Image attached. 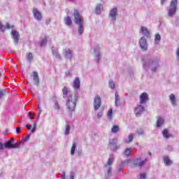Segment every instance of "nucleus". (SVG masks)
I'll return each instance as SVG.
<instances>
[{
	"mask_svg": "<svg viewBox=\"0 0 179 179\" xmlns=\"http://www.w3.org/2000/svg\"><path fill=\"white\" fill-rule=\"evenodd\" d=\"M142 61L144 69L146 71L150 69L152 73L156 72L159 66H160L159 64V61L157 57H152L150 55H145Z\"/></svg>",
	"mask_w": 179,
	"mask_h": 179,
	"instance_id": "nucleus-1",
	"label": "nucleus"
},
{
	"mask_svg": "<svg viewBox=\"0 0 179 179\" xmlns=\"http://www.w3.org/2000/svg\"><path fill=\"white\" fill-rule=\"evenodd\" d=\"M73 16L76 24L78 26V34L82 36L85 31V20H83V17L80 15L78 10H74Z\"/></svg>",
	"mask_w": 179,
	"mask_h": 179,
	"instance_id": "nucleus-2",
	"label": "nucleus"
},
{
	"mask_svg": "<svg viewBox=\"0 0 179 179\" xmlns=\"http://www.w3.org/2000/svg\"><path fill=\"white\" fill-rule=\"evenodd\" d=\"M78 99H79V96L78 94H75L73 97L72 95L67 97L66 106L69 111H75V108H76V103H78Z\"/></svg>",
	"mask_w": 179,
	"mask_h": 179,
	"instance_id": "nucleus-3",
	"label": "nucleus"
},
{
	"mask_svg": "<svg viewBox=\"0 0 179 179\" xmlns=\"http://www.w3.org/2000/svg\"><path fill=\"white\" fill-rule=\"evenodd\" d=\"M115 157L113 155V154H111L110 155V157L108 158L106 164H105L104 167H105V170L106 171V174H105V178H110V177H111V170H113V168L111 167L113 163H114V160H115Z\"/></svg>",
	"mask_w": 179,
	"mask_h": 179,
	"instance_id": "nucleus-4",
	"label": "nucleus"
},
{
	"mask_svg": "<svg viewBox=\"0 0 179 179\" xmlns=\"http://www.w3.org/2000/svg\"><path fill=\"white\" fill-rule=\"evenodd\" d=\"M177 5H178V0H171L170 6L167 8L168 16L173 17L177 13Z\"/></svg>",
	"mask_w": 179,
	"mask_h": 179,
	"instance_id": "nucleus-5",
	"label": "nucleus"
},
{
	"mask_svg": "<svg viewBox=\"0 0 179 179\" xmlns=\"http://www.w3.org/2000/svg\"><path fill=\"white\" fill-rule=\"evenodd\" d=\"M138 45L143 52H146L148 50L149 45L148 44V41L145 36H143L140 38L138 41Z\"/></svg>",
	"mask_w": 179,
	"mask_h": 179,
	"instance_id": "nucleus-6",
	"label": "nucleus"
},
{
	"mask_svg": "<svg viewBox=\"0 0 179 179\" xmlns=\"http://www.w3.org/2000/svg\"><path fill=\"white\" fill-rule=\"evenodd\" d=\"M146 162H148V159L142 160L141 158H136L134 160L133 164L135 166V167H138V169H141V167H143Z\"/></svg>",
	"mask_w": 179,
	"mask_h": 179,
	"instance_id": "nucleus-7",
	"label": "nucleus"
},
{
	"mask_svg": "<svg viewBox=\"0 0 179 179\" xmlns=\"http://www.w3.org/2000/svg\"><path fill=\"white\" fill-rule=\"evenodd\" d=\"M11 37L14 41V44L15 45H17L19 43V39L20 38V35L19 34V32L13 29L10 33Z\"/></svg>",
	"mask_w": 179,
	"mask_h": 179,
	"instance_id": "nucleus-8",
	"label": "nucleus"
},
{
	"mask_svg": "<svg viewBox=\"0 0 179 179\" xmlns=\"http://www.w3.org/2000/svg\"><path fill=\"white\" fill-rule=\"evenodd\" d=\"M4 148L6 149H19L20 144L17 143L13 144L12 142L8 141L4 143Z\"/></svg>",
	"mask_w": 179,
	"mask_h": 179,
	"instance_id": "nucleus-9",
	"label": "nucleus"
},
{
	"mask_svg": "<svg viewBox=\"0 0 179 179\" xmlns=\"http://www.w3.org/2000/svg\"><path fill=\"white\" fill-rule=\"evenodd\" d=\"M117 15H118V9L117 8H112L109 12V17L113 22L117 20Z\"/></svg>",
	"mask_w": 179,
	"mask_h": 179,
	"instance_id": "nucleus-10",
	"label": "nucleus"
},
{
	"mask_svg": "<svg viewBox=\"0 0 179 179\" xmlns=\"http://www.w3.org/2000/svg\"><path fill=\"white\" fill-rule=\"evenodd\" d=\"M94 110L95 111H97V110H99V108H100V107H101V98H100V96H96L94 99Z\"/></svg>",
	"mask_w": 179,
	"mask_h": 179,
	"instance_id": "nucleus-11",
	"label": "nucleus"
},
{
	"mask_svg": "<svg viewBox=\"0 0 179 179\" xmlns=\"http://www.w3.org/2000/svg\"><path fill=\"white\" fill-rule=\"evenodd\" d=\"M145 113V107L141 105H138L137 107L134 109V114L136 116L139 117Z\"/></svg>",
	"mask_w": 179,
	"mask_h": 179,
	"instance_id": "nucleus-12",
	"label": "nucleus"
},
{
	"mask_svg": "<svg viewBox=\"0 0 179 179\" xmlns=\"http://www.w3.org/2000/svg\"><path fill=\"white\" fill-rule=\"evenodd\" d=\"M94 55L95 57V61L99 62L101 59V56L100 55V46L96 45L94 48Z\"/></svg>",
	"mask_w": 179,
	"mask_h": 179,
	"instance_id": "nucleus-13",
	"label": "nucleus"
},
{
	"mask_svg": "<svg viewBox=\"0 0 179 179\" xmlns=\"http://www.w3.org/2000/svg\"><path fill=\"white\" fill-rule=\"evenodd\" d=\"M149 101V96L146 92H143L140 95L139 104H146V101Z\"/></svg>",
	"mask_w": 179,
	"mask_h": 179,
	"instance_id": "nucleus-14",
	"label": "nucleus"
},
{
	"mask_svg": "<svg viewBox=\"0 0 179 179\" xmlns=\"http://www.w3.org/2000/svg\"><path fill=\"white\" fill-rule=\"evenodd\" d=\"M117 140L116 138H113L109 140V145H110L111 150H117L120 146L117 145Z\"/></svg>",
	"mask_w": 179,
	"mask_h": 179,
	"instance_id": "nucleus-15",
	"label": "nucleus"
},
{
	"mask_svg": "<svg viewBox=\"0 0 179 179\" xmlns=\"http://www.w3.org/2000/svg\"><path fill=\"white\" fill-rule=\"evenodd\" d=\"M33 15L34 19H36V20H38V22H40V20H41V19L43 18V17L41 16V13H40V11H38L36 8H34L33 9Z\"/></svg>",
	"mask_w": 179,
	"mask_h": 179,
	"instance_id": "nucleus-16",
	"label": "nucleus"
},
{
	"mask_svg": "<svg viewBox=\"0 0 179 179\" xmlns=\"http://www.w3.org/2000/svg\"><path fill=\"white\" fill-rule=\"evenodd\" d=\"M73 87L75 90H79L80 89V80L79 77L75 78L73 82Z\"/></svg>",
	"mask_w": 179,
	"mask_h": 179,
	"instance_id": "nucleus-17",
	"label": "nucleus"
},
{
	"mask_svg": "<svg viewBox=\"0 0 179 179\" xmlns=\"http://www.w3.org/2000/svg\"><path fill=\"white\" fill-rule=\"evenodd\" d=\"M64 57L66 59H72V58L73 57V50L69 48H66L65 50Z\"/></svg>",
	"mask_w": 179,
	"mask_h": 179,
	"instance_id": "nucleus-18",
	"label": "nucleus"
},
{
	"mask_svg": "<svg viewBox=\"0 0 179 179\" xmlns=\"http://www.w3.org/2000/svg\"><path fill=\"white\" fill-rule=\"evenodd\" d=\"M140 33H142L145 38H148L150 36V31L145 27H141Z\"/></svg>",
	"mask_w": 179,
	"mask_h": 179,
	"instance_id": "nucleus-19",
	"label": "nucleus"
},
{
	"mask_svg": "<svg viewBox=\"0 0 179 179\" xmlns=\"http://www.w3.org/2000/svg\"><path fill=\"white\" fill-rule=\"evenodd\" d=\"M164 122H165L164 117L162 116H159L157 120V124H156L157 128H162V126L164 125Z\"/></svg>",
	"mask_w": 179,
	"mask_h": 179,
	"instance_id": "nucleus-20",
	"label": "nucleus"
},
{
	"mask_svg": "<svg viewBox=\"0 0 179 179\" xmlns=\"http://www.w3.org/2000/svg\"><path fill=\"white\" fill-rule=\"evenodd\" d=\"M162 159L165 166H169L173 164V161L170 159V157L169 156H163Z\"/></svg>",
	"mask_w": 179,
	"mask_h": 179,
	"instance_id": "nucleus-21",
	"label": "nucleus"
},
{
	"mask_svg": "<svg viewBox=\"0 0 179 179\" xmlns=\"http://www.w3.org/2000/svg\"><path fill=\"white\" fill-rule=\"evenodd\" d=\"M31 76L34 80V85H38L40 83V78H38V73L37 71H34Z\"/></svg>",
	"mask_w": 179,
	"mask_h": 179,
	"instance_id": "nucleus-22",
	"label": "nucleus"
},
{
	"mask_svg": "<svg viewBox=\"0 0 179 179\" xmlns=\"http://www.w3.org/2000/svg\"><path fill=\"white\" fill-rule=\"evenodd\" d=\"M52 55L54 57H55V58H57V59H59L61 61V59H62L61 55H59V53L58 52V50H57V48L52 47Z\"/></svg>",
	"mask_w": 179,
	"mask_h": 179,
	"instance_id": "nucleus-23",
	"label": "nucleus"
},
{
	"mask_svg": "<svg viewBox=\"0 0 179 179\" xmlns=\"http://www.w3.org/2000/svg\"><path fill=\"white\" fill-rule=\"evenodd\" d=\"M15 27V26L7 24L6 26L5 27L3 24H2V23L0 22V31H5V30H6V29H13Z\"/></svg>",
	"mask_w": 179,
	"mask_h": 179,
	"instance_id": "nucleus-24",
	"label": "nucleus"
},
{
	"mask_svg": "<svg viewBox=\"0 0 179 179\" xmlns=\"http://www.w3.org/2000/svg\"><path fill=\"white\" fill-rule=\"evenodd\" d=\"M62 93H63V99H66V96H72V94H71V92L68 91V88L66 87H64L62 89Z\"/></svg>",
	"mask_w": 179,
	"mask_h": 179,
	"instance_id": "nucleus-25",
	"label": "nucleus"
},
{
	"mask_svg": "<svg viewBox=\"0 0 179 179\" xmlns=\"http://www.w3.org/2000/svg\"><path fill=\"white\" fill-rule=\"evenodd\" d=\"M127 163H128V161H122L117 167V173H121V171H122L124 169V166H125Z\"/></svg>",
	"mask_w": 179,
	"mask_h": 179,
	"instance_id": "nucleus-26",
	"label": "nucleus"
},
{
	"mask_svg": "<svg viewBox=\"0 0 179 179\" xmlns=\"http://www.w3.org/2000/svg\"><path fill=\"white\" fill-rule=\"evenodd\" d=\"M169 99H170L172 106H173V107H176V106H177V101L176 100V95H174V94H171L169 95Z\"/></svg>",
	"mask_w": 179,
	"mask_h": 179,
	"instance_id": "nucleus-27",
	"label": "nucleus"
},
{
	"mask_svg": "<svg viewBox=\"0 0 179 179\" xmlns=\"http://www.w3.org/2000/svg\"><path fill=\"white\" fill-rule=\"evenodd\" d=\"M101 10H103V4H97L95 8L96 15H100V13H101Z\"/></svg>",
	"mask_w": 179,
	"mask_h": 179,
	"instance_id": "nucleus-28",
	"label": "nucleus"
},
{
	"mask_svg": "<svg viewBox=\"0 0 179 179\" xmlns=\"http://www.w3.org/2000/svg\"><path fill=\"white\" fill-rule=\"evenodd\" d=\"M162 135L163 137L165 138V139H169V138H173V136L170 134L167 129H164V131H162Z\"/></svg>",
	"mask_w": 179,
	"mask_h": 179,
	"instance_id": "nucleus-29",
	"label": "nucleus"
},
{
	"mask_svg": "<svg viewBox=\"0 0 179 179\" xmlns=\"http://www.w3.org/2000/svg\"><path fill=\"white\" fill-rule=\"evenodd\" d=\"M26 128L28 129V131L31 130V134H34V132H36V124H33V126L31 124H27Z\"/></svg>",
	"mask_w": 179,
	"mask_h": 179,
	"instance_id": "nucleus-30",
	"label": "nucleus"
},
{
	"mask_svg": "<svg viewBox=\"0 0 179 179\" xmlns=\"http://www.w3.org/2000/svg\"><path fill=\"white\" fill-rule=\"evenodd\" d=\"M64 23L66 26H71V24H72V19H71V17L69 16L65 17Z\"/></svg>",
	"mask_w": 179,
	"mask_h": 179,
	"instance_id": "nucleus-31",
	"label": "nucleus"
},
{
	"mask_svg": "<svg viewBox=\"0 0 179 179\" xmlns=\"http://www.w3.org/2000/svg\"><path fill=\"white\" fill-rule=\"evenodd\" d=\"M134 134H130L127 138L125 139L124 142L125 143H131L132 141H134Z\"/></svg>",
	"mask_w": 179,
	"mask_h": 179,
	"instance_id": "nucleus-32",
	"label": "nucleus"
},
{
	"mask_svg": "<svg viewBox=\"0 0 179 179\" xmlns=\"http://www.w3.org/2000/svg\"><path fill=\"white\" fill-rule=\"evenodd\" d=\"M69 134H71V125L66 124L64 131V135L68 136Z\"/></svg>",
	"mask_w": 179,
	"mask_h": 179,
	"instance_id": "nucleus-33",
	"label": "nucleus"
},
{
	"mask_svg": "<svg viewBox=\"0 0 179 179\" xmlns=\"http://www.w3.org/2000/svg\"><path fill=\"white\" fill-rule=\"evenodd\" d=\"M76 143H73L72 144V147H71V156H73V155H75V152L76 150Z\"/></svg>",
	"mask_w": 179,
	"mask_h": 179,
	"instance_id": "nucleus-34",
	"label": "nucleus"
},
{
	"mask_svg": "<svg viewBox=\"0 0 179 179\" xmlns=\"http://www.w3.org/2000/svg\"><path fill=\"white\" fill-rule=\"evenodd\" d=\"M133 150L132 148H126L124 152V156H131V153H132Z\"/></svg>",
	"mask_w": 179,
	"mask_h": 179,
	"instance_id": "nucleus-35",
	"label": "nucleus"
},
{
	"mask_svg": "<svg viewBox=\"0 0 179 179\" xmlns=\"http://www.w3.org/2000/svg\"><path fill=\"white\" fill-rule=\"evenodd\" d=\"M160 40H162V36H160V34H155V43L159 44V43H160Z\"/></svg>",
	"mask_w": 179,
	"mask_h": 179,
	"instance_id": "nucleus-36",
	"label": "nucleus"
},
{
	"mask_svg": "<svg viewBox=\"0 0 179 179\" xmlns=\"http://www.w3.org/2000/svg\"><path fill=\"white\" fill-rule=\"evenodd\" d=\"M120 131V127L117 125H113L111 129V133L112 134H117Z\"/></svg>",
	"mask_w": 179,
	"mask_h": 179,
	"instance_id": "nucleus-37",
	"label": "nucleus"
},
{
	"mask_svg": "<svg viewBox=\"0 0 179 179\" xmlns=\"http://www.w3.org/2000/svg\"><path fill=\"white\" fill-rule=\"evenodd\" d=\"M117 101H120V96H118V94L116 92L115 94V104L116 107H118Z\"/></svg>",
	"mask_w": 179,
	"mask_h": 179,
	"instance_id": "nucleus-38",
	"label": "nucleus"
},
{
	"mask_svg": "<svg viewBox=\"0 0 179 179\" xmlns=\"http://www.w3.org/2000/svg\"><path fill=\"white\" fill-rule=\"evenodd\" d=\"M26 57H27V61H29V62H31V61H33V54L27 53L26 55Z\"/></svg>",
	"mask_w": 179,
	"mask_h": 179,
	"instance_id": "nucleus-39",
	"label": "nucleus"
},
{
	"mask_svg": "<svg viewBox=\"0 0 179 179\" xmlns=\"http://www.w3.org/2000/svg\"><path fill=\"white\" fill-rule=\"evenodd\" d=\"M107 117L109 120H113V109L110 108L108 110L107 113Z\"/></svg>",
	"mask_w": 179,
	"mask_h": 179,
	"instance_id": "nucleus-40",
	"label": "nucleus"
},
{
	"mask_svg": "<svg viewBox=\"0 0 179 179\" xmlns=\"http://www.w3.org/2000/svg\"><path fill=\"white\" fill-rule=\"evenodd\" d=\"M47 44V36H45L43 39L41 40L40 43V46L41 47H44Z\"/></svg>",
	"mask_w": 179,
	"mask_h": 179,
	"instance_id": "nucleus-41",
	"label": "nucleus"
},
{
	"mask_svg": "<svg viewBox=\"0 0 179 179\" xmlns=\"http://www.w3.org/2000/svg\"><path fill=\"white\" fill-rule=\"evenodd\" d=\"M108 85H109V87L110 88V89H115V83H114V81H113V80H109V83H108Z\"/></svg>",
	"mask_w": 179,
	"mask_h": 179,
	"instance_id": "nucleus-42",
	"label": "nucleus"
},
{
	"mask_svg": "<svg viewBox=\"0 0 179 179\" xmlns=\"http://www.w3.org/2000/svg\"><path fill=\"white\" fill-rule=\"evenodd\" d=\"M54 108L55 110H59L60 107L59 103H58V101L55 102Z\"/></svg>",
	"mask_w": 179,
	"mask_h": 179,
	"instance_id": "nucleus-43",
	"label": "nucleus"
},
{
	"mask_svg": "<svg viewBox=\"0 0 179 179\" xmlns=\"http://www.w3.org/2000/svg\"><path fill=\"white\" fill-rule=\"evenodd\" d=\"M138 135H143L145 134V131L142 129H139L137 130Z\"/></svg>",
	"mask_w": 179,
	"mask_h": 179,
	"instance_id": "nucleus-44",
	"label": "nucleus"
},
{
	"mask_svg": "<svg viewBox=\"0 0 179 179\" xmlns=\"http://www.w3.org/2000/svg\"><path fill=\"white\" fill-rule=\"evenodd\" d=\"M30 136H31V134H27V136L24 138L23 142H27V141H29V139H30Z\"/></svg>",
	"mask_w": 179,
	"mask_h": 179,
	"instance_id": "nucleus-45",
	"label": "nucleus"
},
{
	"mask_svg": "<svg viewBox=\"0 0 179 179\" xmlns=\"http://www.w3.org/2000/svg\"><path fill=\"white\" fill-rule=\"evenodd\" d=\"M6 92H5V90H0V99H1V97H3V96H5V94H6Z\"/></svg>",
	"mask_w": 179,
	"mask_h": 179,
	"instance_id": "nucleus-46",
	"label": "nucleus"
},
{
	"mask_svg": "<svg viewBox=\"0 0 179 179\" xmlns=\"http://www.w3.org/2000/svg\"><path fill=\"white\" fill-rule=\"evenodd\" d=\"M66 76H67V78H72V73H71V71H66Z\"/></svg>",
	"mask_w": 179,
	"mask_h": 179,
	"instance_id": "nucleus-47",
	"label": "nucleus"
},
{
	"mask_svg": "<svg viewBox=\"0 0 179 179\" xmlns=\"http://www.w3.org/2000/svg\"><path fill=\"white\" fill-rule=\"evenodd\" d=\"M69 179H75V172H71L69 176Z\"/></svg>",
	"mask_w": 179,
	"mask_h": 179,
	"instance_id": "nucleus-48",
	"label": "nucleus"
},
{
	"mask_svg": "<svg viewBox=\"0 0 179 179\" xmlns=\"http://www.w3.org/2000/svg\"><path fill=\"white\" fill-rule=\"evenodd\" d=\"M15 131H16L17 134H20L22 129L20 128V127H18L16 128Z\"/></svg>",
	"mask_w": 179,
	"mask_h": 179,
	"instance_id": "nucleus-49",
	"label": "nucleus"
},
{
	"mask_svg": "<svg viewBox=\"0 0 179 179\" xmlns=\"http://www.w3.org/2000/svg\"><path fill=\"white\" fill-rule=\"evenodd\" d=\"M140 178H141V179H146V174H145V173H141V174L140 175Z\"/></svg>",
	"mask_w": 179,
	"mask_h": 179,
	"instance_id": "nucleus-50",
	"label": "nucleus"
},
{
	"mask_svg": "<svg viewBox=\"0 0 179 179\" xmlns=\"http://www.w3.org/2000/svg\"><path fill=\"white\" fill-rule=\"evenodd\" d=\"M167 150H169V152H173V146L168 145L167 146Z\"/></svg>",
	"mask_w": 179,
	"mask_h": 179,
	"instance_id": "nucleus-51",
	"label": "nucleus"
},
{
	"mask_svg": "<svg viewBox=\"0 0 179 179\" xmlns=\"http://www.w3.org/2000/svg\"><path fill=\"white\" fill-rule=\"evenodd\" d=\"M3 149H5V145H3V143L0 142V150H3Z\"/></svg>",
	"mask_w": 179,
	"mask_h": 179,
	"instance_id": "nucleus-52",
	"label": "nucleus"
},
{
	"mask_svg": "<svg viewBox=\"0 0 179 179\" xmlns=\"http://www.w3.org/2000/svg\"><path fill=\"white\" fill-rule=\"evenodd\" d=\"M66 176L65 171H63L62 174V179H66Z\"/></svg>",
	"mask_w": 179,
	"mask_h": 179,
	"instance_id": "nucleus-53",
	"label": "nucleus"
},
{
	"mask_svg": "<svg viewBox=\"0 0 179 179\" xmlns=\"http://www.w3.org/2000/svg\"><path fill=\"white\" fill-rule=\"evenodd\" d=\"M97 117H98V118H101V117H103V113H99L97 114Z\"/></svg>",
	"mask_w": 179,
	"mask_h": 179,
	"instance_id": "nucleus-54",
	"label": "nucleus"
},
{
	"mask_svg": "<svg viewBox=\"0 0 179 179\" xmlns=\"http://www.w3.org/2000/svg\"><path fill=\"white\" fill-rule=\"evenodd\" d=\"M8 142H11V143L15 144V139H13V138H11L8 141Z\"/></svg>",
	"mask_w": 179,
	"mask_h": 179,
	"instance_id": "nucleus-55",
	"label": "nucleus"
},
{
	"mask_svg": "<svg viewBox=\"0 0 179 179\" xmlns=\"http://www.w3.org/2000/svg\"><path fill=\"white\" fill-rule=\"evenodd\" d=\"M167 0H161V5H163Z\"/></svg>",
	"mask_w": 179,
	"mask_h": 179,
	"instance_id": "nucleus-56",
	"label": "nucleus"
},
{
	"mask_svg": "<svg viewBox=\"0 0 179 179\" xmlns=\"http://www.w3.org/2000/svg\"><path fill=\"white\" fill-rule=\"evenodd\" d=\"M38 111H39V114L41 113V108H40V106H38Z\"/></svg>",
	"mask_w": 179,
	"mask_h": 179,
	"instance_id": "nucleus-57",
	"label": "nucleus"
},
{
	"mask_svg": "<svg viewBox=\"0 0 179 179\" xmlns=\"http://www.w3.org/2000/svg\"><path fill=\"white\" fill-rule=\"evenodd\" d=\"M28 115H29V117H31V115H33V113H32L31 112H29V113H28Z\"/></svg>",
	"mask_w": 179,
	"mask_h": 179,
	"instance_id": "nucleus-58",
	"label": "nucleus"
},
{
	"mask_svg": "<svg viewBox=\"0 0 179 179\" xmlns=\"http://www.w3.org/2000/svg\"><path fill=\"white\" fill-rule=\"evenodd\" d=\"M45 24L47 25L50 24V20L46 21Z\"/></svg>",
	"mask_w": 179,
	"mask_h": 179,
	"instance_id": "nucleus-59",
	"label": "nucleus"
},
{
	"mask_svg": "<svg viewBox=\"0 0 179 179\" xmlns=\"http://www.w3.org/2000/svg\"><path fill=\"white\" fill-rule=\"evenodd\" d=\"M40 118V113H38V116H37V119L38 120Z\"/></svg>",
	"mask_w": 179,
	"mask_h": 179,
	"instance_id": "nucleus-60",
	"label": "nucleus"
},
{
	"mask_svg": "<svg viewBox=\"0 0 179 179\" xmlns=\"http://www.w3.org/2000/svg\"><path fill=\"white\" fill-rule=\"evenodd\" d=\"M148 155H149V156H152V152H149Z\"/></svg>",
	"mask_w": 179,
	"mask_h": 179,
	"instance_id": "nucleus-61",
	"label": "nucleus"
},
{
	"mask_svg": "<svg viewBox=\"0 0 179 179\" xmlns=\"http://www.w3.org/2000/svg\"><path fill=\"white\" fill-rule=\"evenodd\" d=\"M0 76H1V73H0Z\"/></svg>",
	"mask_w": 179,
	"mask_h": 179,
	"instance_id": "nucleus-62",
	"label": "nucleus"
}]
</instances>
